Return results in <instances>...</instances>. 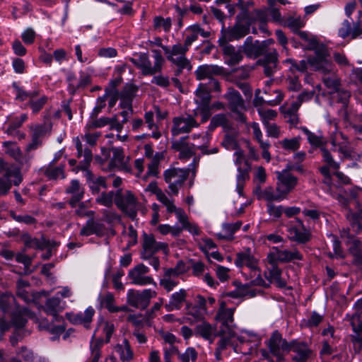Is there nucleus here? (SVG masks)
Listing matches in <instances>:
<instances>
[{"instance_id":"1","label":"nucleus","mask_w":362,"mask_h":362,"mask_svg":"<svg viewBox=\"0 0 362 362\" xmlns=\"http://www.w3.org/2000/svg\"><path fill=\"white\" fill-rule=\"evenodd\" d=\"M90 129L92 128L87 129L86 125L84 127V134L74 139V143L77 151V157H83V160L77 166L80 169H86L90 165L93 160V153L90 147L95 146L98 138L100 136V132L92 133L90 132Z\"/></svg>"},{"instance_id":"2","label":"nucleus","mask_w":362,"mask_h":362,"mask_svg":"<svg viewBox=\"0 0 362 362\" xmlns=\"http://www.w3.org/2000/svg\"><path fill=\"white\" fill-rule=\"evenodd\" d=\"M151 52L153 54V65L151 64L147 53L140 52L135 54L134 57L129 58V61L141 69L142 74L145 76H151L160 72L165 62L160 50L152 49Z\"/></svg>"},{"instance_id":"3","label":"nucleus","mask_w":362,"mask_h":362,"mask_svg":"<svg viewBox=\"0 0 362 362\" xmlns=\"http://www.w3.org/2000/svg\"><path fill=\"white\" fill-rule=\"evenodd\" d=\"M235 310V308H227L225 307V303H221L215 317L216 320L221 323L219 327L221 337L230 339L236 337L235 325L233 323Z\"/></svg>"},{"instance_id":"4","label":"nucleus","mask_w":362,"mask_h":362,"mask_svg":"<svg viewBox=\"0 0 362 362\" xmlns=\"http://www.w3.org/2000/svg\"><path fill=\"white\" fill-rule=\"evenodd\" d=\"M158 40V46L163 49L168 60L176 65L180 70H182L189 65V61L186 57V53L189 48L185 44L177 43L170 48L167 45H163L160 39Z\"/></svg>"},{"instance_id":"5","label":"nucleus","mask_w":362,"mask_h":362,"mask_svg":"<svg viewBox=\"0 0 362 362\" xmlns=\"http://www.w3.org/2000/svg\"><path fill=\"white\" fill-rule=\"evenodd\" d=\"M223 97L227 101L229 110L235 115L236 119L240 122H245L244 112L246 110V105L239 91L229 87Z\"/></svg>"},{"instance_id":"6","label":"nucleus","mask_w":362,"mask_h":362,"mask_svg":"<svg viewBox=\"0 0 362 362\" xmlns=\"http://www.w3.org/2000/svg\"><path fill=\"white\" fill-rule=\"evenodd\" d=\"M163 176L165 182L168 184L170 194L177 195L189 176V170L172 168L165 170Z\"/></svg>"},{"instance_id":"7","label":"nucleus","mask_w":362,"mask_h":362,"mask_svg":"<svg viewBox=\"0 0 362 362\" xmlns=\"http://www.w3.org/2000/svg\"><path fill=\"white\" fill-rule=\"evenodd\" d=\"M288 238L298 243L305 244L310 241L311 233L306 228L301 220L295 218L286 223Z\"/></svg>"},{"instance_id":"8","label":"nucleus","mask_w":362,"mask_h":362,"mask_svg":"<svg viewBox=\"0 0 362 362\" xmlns=\"http://www.w3.org/2000/svg\"><path fill=\"white\" fill-rule=\"evenodd\" d=\"M156 295L157 293L150 288L142 291L129 289L127 293V301L132 307L144 310L148 306L151 299Z\"/></svg>"},{"instance_id":"9","label":"nucleus","mask_w":362,"mask_h":362,"mask_svg":"<svg viewBox=\"0 0 362 362\" xmlns=\"http://www.w3.org/2000/svg\"><path fill=\"white\" fill-rule=\"evenodd\" d=\"M115 203L119 209L124 212L132 220L135 219L137 212L138 202L133 193L130 191H127L124 193H116Z\"/></svg>"},{"instance_id":"10","label":"nucleus","mask_w":362,"mask_h":362,"mask_svg":"<svg viewBox=\"0 0 362 362\" xmlns=\"http://www.w3.org/2000/svg\"><path fill=\"white\" fill-rule=\"evenodd\" d=\"M355 313L347 314L345 320L349 322L354 332L351 339L354 343H358L362 347V298L357 300L354 304Z\"/></svg>"},{"instance_id":"11","label":"nucleus","mask_w":362,"mask_h":362,"mask_svg":"<svg viewBox=\"0 0 362 362\" xmlns=\"http://www.w3.org/2000/svg\"><path fill=\"white\" fill-rule=\"evenodd\" d=\"M315 50V55L308 59L309 65L313 70L320 71L322 74L327 75V73L332 71L334 66L328 59L329 53L327 50L324 47L317 48Z\"/></svg>"},{"instance_id":"12","label":"nucleus","mask_w":362,"mask_h":362,"mask_svg":"<svg viewBox=\"0 0 362 362\" xmlns=\"http://www.w3.org/2000/svg\"><path fill=\"white\" fill-rule=\"evenodd\" d=\"M142 246L141 257L144 259H150L159 251H163L165 254H167L168 252V245L165 243L157 241L151 233H143Z\"/></svg>"},{"instance_id":"13","label":"nucleus","mask_w":362,"mask_h":362,"mask_svg":"<svg viewBox=\"0 0 362 362\" xmlns=\"http://www.w3.org/2000/svg\"><path fill=\"white\" fill-rule=\"evenodd\" d=\"M171 134L173 136L188 134L194 128L199 127L195 117L189 114L175 117L172 121Z\"/></svg>"},{"instance_id":"14","label":"nucleus","mask_w":362,"mask_h":362,"mask_svg":"<svg viewBox=\"0 0 362 362\" xmlns=\"http://www.w3.org/2000/svg\"><path fill=\"white\" fill-rule=\"evenodd\" d=\"M289 351H292V362H308L313 355V350L305 341L293 339L290 341Z\"/></svg>"},{"instance_id":"15","label":"nucleus","mask_w":362,"mask_h":362,"mask_svg":"<svg viewBox=\"0 0 362 362\" xmlns=\"http://www.w3.org/2000/svg\"><path fill=\"white\" fill-rule=\"evenodd\" d=\"M268 346L270 353L279 362L284 359V352L289 351L290 342L284 339L278 331H275L269 338Z\"/></svg>"},{"instance_id":"16","label":"nucleus","mask_w":362,"mask_h":362,"mask_svg":"<svg viewBox=\"0 0 362 362\" xmlns=\"http://www.w3.org/2000/svg\"><path fill=\"white\" fill-rule=\"evenodd\" d=\"M149 268L143 264H140L129 270L128 278L132 284L137 286H146L150 284L156 285L151 276H147Z\"/></svg>"},{"instance_id":"17","label":"nucleus","mask_w":362,"mask_h":362,"mask_svg":"<svg viewBox=\"0 0 362 362\" xmlns=\"http://www.w3.org/2000/svg\"><path fill=\"white\" fill-rule=\"evenodd\" d=\"M194 335L213 344L217 337L221 338L220 329L218 330L216 325L211 324L206 320H202L194 327Z\"/></svg>"},{"instance_id":"18","label":"nucleus","mask_w":362,"mask_h":362,"mask_svg":"<svg viewBox=\"0 0 362 362\" xmlns=\"http://www.w3.org/2000/svg\"><path fill=\"white\" fill-rule=\"evenodd\" d=\"M249 30V25L238 22L233 27L222 31V36L218 40L219 45L238 40L248 34Z\"/></svg>"},{"instance_id":"19","label":"nucleus","mask_w":362,"mask_h":362,"mask_svg":"<svg viewBox=\"0 0 362 362\" xmlns=\"http://www.w3.org/2000/svg\"><path fill=\"white\" fill-rule=\"evenodd\" d=\"M276 191L279 192L284 199L292 192L298 183V178L286 171L277 172Z\"/></svg>"},{"instance_id":"20","label":"nucleus","mask_w":362,"mask_h":362,"mask_svg":"<svg viewBox=\"0 0 362 362\" xmlns=\"http://www.w3.org/2000/svg\"><path fill=\"white\" fill-rule=\"evenodd\" d=\"M267 41L259 42L256 40L253 42L251 36L247 37L243 45L240 46L243 52H244L249 57H257L260 55L264 54L266 52V43Z\"/></svg>"},{"instance_id":"21","label":"nucleus","mask_w":362,"mask_h":362,"mask_svg":"<svg viewBox=\"0 0 362 362\" xmlns=\"http://www.w3.org/2000/svg\"><path fill=\"white\" fill-rule=\"evenodd\" d=\"M23 181L21 172H8L0 177V197L6 196L9 192L12 184L18 186Z\"/></svg>"},{"instance_id":"22","label":"nucleus","mask_w":362,"mask_h":362,"mask_svg":"<svg viewBox=\"0 0 362 362\" xmlns=\"http://www.w3.org/2000/svg\"><path fill=\"white\" fill-rule=\"evenodd\" d=\"M234 263L242 270H248L259 265L258 259L254 257L250 248L238 252Z\"/></svg>"},{"instance_id":"23","label":"nucleus","mask_w":362,"mask_h":362,"mask_svg":"<svg viewBox=\"0 0 362 362\" xmlns=\"http://www.w3.org/2000/svg\"><path fill=\"white\" fill-rule=\"evenodd\" d=\"M241 274L245 278V281H247V283L244 285L245 287L252 286H269V284H267L262 277L261 269L259 265L248 270H241Z\"/></svg>"},{"instance_id":"24","label":"nucleus","mask_w":362,"mask_h":362,"mask_svg":"<svg viewBox=\"0 0 362 362\" xmlns=\"http://www.w3.org/2000/svg\"><path fill=\"white\" fill-rule=\"evenodd\" d=\"M187 138L188 136H183L172 142V148L179 151V158L181 160H187L195 153L194 145L187 143Z\"/></svg>"},{"instance_id":"25","label":"nucleus","mask_w":362,"mask_h":362,"mask_svg":"<svg viewBox=\"0 0 362 362\" xmlns=\"http://www.w3.org/2000/svg\"><path fill=\"white\" fill-rule=\"evenodd\" d=\"M61 303L59 297L57 296L47 299L45 303L43 310L47 315L52 316L53 322L63 321V317L59 314L64 309Z\"/></svg>"},{"instance_id":"26","label":"nucleus","mask_w":362,"mask_h":362,"mask_svg":"<svg viewBox=\"0 0 362 362\" xmlns=\"http://www.w3.org/2000/svg\"><path fill=\"white\" fill-rule=\"evenodd\" d=\"M219 45L222 47L223 54L226 57V63L228 65H236L243 60V50L240 46L236 49L234 46L229 45L228 43H222Z\"/></svg>"},{"instance_id":"27","label":"nucleus","mask_w":362,"mask_h":362,"mask_svg":"<svg viewBox=\"0 0 362 362\" xmlns=\"http://www.w3.org/2000/svg\"><path fill=\"white\" fill-rule=\"evenodd\" d=\"M205 314L199 307L192 305L191 303H187L185 313L182 317V320H180V324L189 323L193 325L197 322H202L204 319Z\"/></svg>"},{"instance_id":"28","label":"nucleus","mask_w":362,"mask_h":362,"mask_svg":"<svg viewBox=\"0 0 362 362\" xmlns=\"http://www.w3.org/2000/svg\"><path fill=\"white\" fill-rule=\"evenodd\" d=\"M65 193L71 195L69 204L71 207H75L83 198L85 190L78 180H72L69 185L65 189Z\"/></svg>"},{"instance_id":"29","label":"nucleus","mask_w":362,"mask_h":362,"mask_svg":"<svg viewBox=\"0 0 362 362\" xmlns=\"http://www.w3.org/2000/svg\"><path fill=\"white\" fill-rule=\"evenodd\" d=\"M223 74V68L217 65L204 64L198 66L194 71L196 78L199 81L204 79H211L214 76L221 75Z\"/></svg>"},{"instance_id":"30","label":"nucleus","mask_w":362,"mask_h":362,"mask_svg":"<svg viewBox=\"0 0 362 362\" xmlns=\"http://www.w3.org/2000/svg\"><path fill=\"white\" fill-rule=\"evenodd\" d=\"M104 232L105 225L101 221L90 218L81 229L80 235L83 236H90L91 235L102 236L104 235Z\"/></svg>"},{"instance_id":"31","label":"nucleus","mask_w":362,"mask_h":362,"mask_svg":"<svg viewBox=\"0 0 362 362\" xmlns=\"http://www.w3.org/2000/svg\"><path fill=\"white\" fill-rule=\"evenodd\" d=\"M77 168V171L82 170L84 172V177L86 182L92 191V193H98L101 187H106L105 178L101 176L95 177L93 174L88 169Z\"/></svg>"},{"instance_id":"32","label":"nucleus","mask_w":362,"mask_h":362,"mask_svg":"<svg viewBox=\"0 0 362 362\" xmlns=\"http://www.w3.org/2000/svg\"><path fill=\"white\" fill-rule=\"evenodd\" d=\"M21 240L26 248L43 250L52 246L50 241L42 237L40 239L33 238L29 233H25L21 235Z\"/></svg>"},{"instance_id":"33","label":"nucleus","mask_w":362,"mask_h":362,"mask_svg":"<svg viewBox=\"0 0 362 362\" xmlns=\"http://www.w3.org/2000/svg\"><path fill=\"white\" fill-rule=\"evenodd\" d=\"M187 291L181 288L177 292L173 293L169 299L168 303L165 305V308L168 312L180 310L182 304L186 300Z\"/></svg>"},{"instance_id":"34","label":"nucleus","mask_w":362,"mask_h":362,"mask_svg":"<svg viewBox=\"0 0 362 362\" xmlns=\"http://www.w3.org/2000/svg\"><path fill=\"white\" fill-rule=\"evenodd\" d=\"M281 272L278 267H268L264 272V276L270 283L275 284L279 288H287L286 281L281 278Z\"/></svg>"},{"instance_id":"35","label":"nucleus","mask_w":362,"mask_h":362,"mask_svg":"<svg viewBox=\"0 0 362 362\" xmlns=\"http://www.w3.org/2000/svg\"><path fill=\"white\" fill-rule=\"evenodd\" d=\"M45 176L49 180H57L58 179H65V165L61 164L59 166L48 164L42 170Z\"/></svg>"},{"instance_id":"36","label":"nucleus","mask_w":362,"mask_h":362,"mask_svg":"<svg viewBox=\"0 0 362 362\" xmlns=\"http://www.w3.org/2000/svg\"><path fill=\"white\" fill-rule=\"evenodd\" d=\"M349 252L353 257L352 264L362 270V242L354 239L349 247Z\"/></svg>"},{"instance_id":"37","label":"nucleus","mask_w":362,"mask_h":362,"mask_svg":"<svg viewBox=\"0 0 362 362\" xmlns=\"http://www.w3.org/2000/svg\"><path fill=\"white\" fill-rule=\"evenodd\" d=\"M260 90H257L255 92V97L253 100V104L255 107L262 106L266 103L270 106H276L281 103L284 98L282 93L279 90H274V93L276 95L274 99H264L262 97L258 96Z\"/></svg>"},{"instance_id":"38","label":"nucleus","mask_w":362,"mask_h":362,"mask_svg":"<svg viewBox=\"0 0 362 362\" xmlns=\"http://www.w3.org/2000/svg\"><path fill=\"white\" fill-rule=\"evenodd\" d=\"M196 99L195 103L200 105H210V101L211 99V93L207 90L205 83H199L198 88L195 91Z\"/></svg>"},{"instance_id":"39","label":"nucleus","mask_w":362,"mask_h":362,"mask_svg":"<svg viewBox=\"0 0 362 362\" xmlns=\"http://www.w3.org/2000/svg\"><path fill=\"white\" fill-rule=\"evenodd\" d=\"M159 284L167 292H170L179 284L178 277L174 276L165 269L163 277L160 279Z\"/></svg>"},{"instance_id":"40","label":"nucleus","mask_w":362,"mask_h":362,"mask_svg":"<svg viewBox=\"0 0 362 362\" xmlns=\"http://www.w3.org/2000/svg\"><path fill=\"white\" fill-rule=\"evenodd\" d=\"M243 223L240 221L233 223H223V230L225 234L217 233L216 236L220 240H232L234 238V233L240 229Z\"/></svg>"},{"instance_id":"41","label":"nucleus","mask_w":362,"mask_h":362,"mask_svg":"<svg viewBox=\"0 0 362 362\" xmlns=\"http://www.w3.org/2000/svg\"><path fill=\"white\" fill-rule=\"evenodd\" d=\"M277 57L275 52L266 54L263 62L264 73L267 76H271L276 69Z\"/></svg>"},{"instance_id":"42","label":"nucleus","mask_w":362,"mask_h":362,"mask_svg":"<svg viewBox=\"0 0 362 362\" xmlns=\"http://www.w3.org/2000/svg\"><path fill=\"white\" fill-rule=\"evenodd\" d=\"M132 114L133 110H123L119 115H115L113 116V120L115 121L113 129L121 132L123 129L124 124L129 121Z\"/></svg>"},{"instance_id":"43","label":"nucleus","mask_w":362,"mask_h":362,"mask_svg":"<svg viewBox=\"0 0 362 362\" xmlns=\"http://www.w3.org/2000/svg\"><path fill=\"white\" fill-rule=\"evenodd\" d=\"M111 151L112 152L111 162L114 165L122 168L126 171H130V169L126 165L124 149L121 147H112Z\"/></svg>"},{"instance_id":"44","label":"nucleus","mask_w":362,"mask_h":362,"mask_svg":"<svg viewBox=\"0 0 362 362\" xmlns=\"http://www.w3.org/2000/svg\"><path fill=\"white\" fill-rule=\"evenodd\" d=\"M115 351L119 354V358L122 361H129L133 358V351L127 339H124L122 344L115 346Z\"/></svg>"},{"instance_id":"45","label":"nucleus","mask_w":362,"mask_h":362,"mask_svg":"<svg viewBox=\"0 0 362 362\" xmlns=\"http://www.w3.org/2000/svg\"><path fill=\"white\" fill-rule=\"evenodd\" d=\"M249 179V168H242L240 165L238 167V174L236 176L237 185L236 191L240 195H243V189L246 180Z\"/></svg>"},{"instance_id":"46","label":"nucleus","mask_w":362,"mask_h":362,"mask_svg":"<svg viewBox=\"0 0 362 362\" xmlns=\"http://www.w3.org/2000/svg\"><path fill=\"white\" fill-rule=\"evenodd\" d=\"M28 119L26 114H22L20 117H15L11 119L5 132L9 136H14L16 132L22 126Z\"/></svg>"},{"instance_id":"47","label":"nucleus","mask_w":362,"mask_h":362,"mask_svg":"<svg viewBox=\"0 0 362 362\" xmlns=\"http://www.w3.org/2000/svg\"><path fill=\"white\" fill-rule=\"evenodd\" d=\"M299 108L300 107L297 104L292 102L291 105L284 111L285 118L291 125L296 126L299 122L298 115Z\"/></svg>"},{"instance_id":"48","label":"nucleus","mask_w":362,"mask_h":362,"mask_svg":"<svg viewBox=\"0 0 362 362\" xmlns=\"http://www.w3.org/2000/svg\"><path fill=\"white\" fill-rule=\"evenodd\" d=\"M322 81L327 88L331 89L333 91L338 90L340 85V81L337 76L334 68L332 71L330 73H327V75L323 74Z\"/></svg>"},{"instance_id":"49","label":"nucleus","mask_w":362,"mask_h":362,"mask_svg":"<svg viewBox=\"0 0 362 362\" xmlns=\"http://www.w3.org/2000/svg\"><path fill=\"white\" fill-rule=\"evenodd\" d=\"M3 147L5 153L16 160L19 161L22 158L21 150L16 142L4 141L3 142Z\"/></svg>"},{"instance_id":"50","label":"nucleus","mask_w":362,"mask_h":362,"mask_svg":"<svg viewBox=\"0 0 362 362\" xmlns=\"http://www.w3.org/2000/svg\"><path fill=\"white\" fill-rule=\"evenodd\" d=\"M172 26V19L168 17L164 18L162 16H156L153 21V29L156 31L163 30L165 33H168Z\"/></svg>"},{"instance_id":"51","label":"nucleus","mask_w":362,"mask_h":362,"mask_svg":"<svg viewBox=\"0 0 362 362\" xmlns=\"http://www.w3.org/2000/svg\"><path fill=\"white\" fill-rule=\"evenodd\" d=\"M32 131L31 138L42 140L51 131V126L48 124H42L30 126Z\"/></svg>"},{"instance_id":"52","label":"nucleus","mask_w":362,"mask_h":362,"mask_svg":"<svg viewBox=\"0 0 362 362\" xmlns=\"http://www.w3.org/2000/svg\"><path fill=\"white\" fill-rule=\"evenodd\" d=\"M163 156L161 153H156L148 164L146 176L157 177L159 174V165Z\"/></svg>"},{"instance_id":"53","label":"nucleus","mask_w":362,"mask_h":362,"mask_svg":"<svg viewBox=\"0 0 362 362\" xmlns=\"http://www.w3.org/2000/svg\"><path fill=\"white\" fill-rule=\"evenodd\" d=\"M59 324L55 325L53 323H46V325H43V322H40L39 327L40 329H44L47 330L50 334L55 335L57 337H59L60 334H62L66 329V325L64 320L63 321L57 322Z\"/></svg>"},{"instance_id":"54","label":"nucleus","mask_w":362,"mask_h":362,"mask_svg":"<svg viewBox=\"0 0 362 362\" xmlns=\"http://www.w3.org/2000/svg\"><path fill=\"white\" fill-rule=\"evenodd\" d=\"M115 121L113 120V117H102L99 119L94 118L92 119L91 121H89L86 124V128H102L107 125H110V128L113 129Z\"/></svg>"},{"instance_id":"55","label":"nucleus","mask_w":362,"mask_h":362,"mask_svg":"<svg viewBox=\"0 0 362 362\" xmlns=\"http://www.w3.org/2000/svg\"><path fill=\"white\" fill-rule=\"evenodd\" d=\"M281 262H290L295 260H302L303 255L297 250H280Z\"/></svg>"},{"instance_id":"56","label":"nucleus","mask_w":362,"mask_h":362,"mask_svg":"<svg viewBox=\"0 0 362 362\" xmlns=\"http://www.w3.org/2000/svg\"><path fill=\"white\" fill-rule=\"evenodd\" d=\"M16 93V99L20 101L31 100V99L35 98L38 95L37 90L27 91L23 88L18 86L13 85Z\"/></svg>"},{"instance_id":"57","label":"nucleus","mask_w":362,"mask_h":362,"mask_svg":"<svg viewBox=\"0 0 362 362\" xmlns=\"http://www.w3.org/2000/svg\"><path fill=\"white\" fill-rule=\"evenodd\" d=\"M233 339L227 338L226 337H221L216 343V347L214 351V356L218 361L221 360L222 352L226 350L228 346H233L232 342Z\"/></svg>"},{"instance_id":"58","label":"nucleus","mask_w":362,"mask_h":362,"mask_svg":"<svg viewBox=\"0 0 362 362\" xmlns=\"http://www.w3.org/2000/svg\"><path fill=\"white\" fill-rule=\"evenodd\" d=\"M29 286L28 281L21 279L18 280L16 283L17 296L25 302H30L32 300L29 292L26 291V288L29 287Z\"/></svg>"},{"instance_id":"59","label":"nucleus","mask_w":362,"mask_h":362,"mask_svg":"<svg viewBox=\"0 0 362 362\" xmlns=\"http://www.w3.org/2000/svg\"><path fill=\"white\" fill-rule=\"evenodd\" d=\"M198 357V352L194 347H187L184 352L178 354L177 360L179 362H196Z\"/></svg>"},{"instance_id":"60","label":"nucleus","mask_w":362,"mask_h":362,"mask_svg":"<svg viewBox=\"0 0 362 362\" xmlns=\"http://www.w3.org/2000/svg\"><path fill=\"white\" fill-rule=\"evenodd\" d=\"M103 341L101 339L91 341L90 344V349L91 354V358L87 362H98L101 356V347Z\"/></svg>"},{"instance_id":"61","label":"nucleus","mask_w":362,"mask_h":362,"mask_svg":"<svg viewBox=\"0 0 362 362\" xmlns=\"http://www.w3.org/2000/svg\"><path fill=\"white\" fill-rule=\"evenodd\" d=\"M300 137H293L291 139H284L279 141V144L286 151H297L300 146Z\"/></svg>"},{"instance_id":"62","label":"nucleus","mask_w":362,"mask_h":362,"mask_svg":"<svg viewBox=\"0 0 362 362\" xmlns=\"http://www.w3.org/2000/svg\"><path fill=\"white\" fill-rule=\"evenodd\" d=\"M189 262L191 265L192 274L193 276L201 278L204 274L206 269L204 262L200 260L189 259Z\"/></svg>"},{"instance_id":"63","label":"nucleus","mask_w":362,"mask_h":362,"mask_svg":"<svg viewBox=\"0 0 362 362\" xmlns=\"http://www.w3.org/2000/svg\"><path fill=\"white\" fill-rule=\"evenodd\" d=\"M98 299L102 307L106 308L110 313H114L115 305L114 304L115 298L112 293L107 292L104 295H100Z\"/></svg>"},{"instance_id":"64","label":"nucleus","mask_w":362,"mask_h":362,"mask_svg":"<svg viewBox=\"0 0 362 362\" xmlns=\"http://www.w3.org/2000/svg\"><path fill=\"white\" fill-rule=\"evenodd\" d=\"M16 354L25 362H35L37 358V356L35 355L33 351L26 346H21L17 351Z\"/></svg>"}]
</instances>
